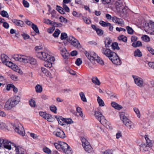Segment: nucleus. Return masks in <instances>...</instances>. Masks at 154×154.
<instances>
[{
	"mask_svg": "<svg viewBox=\"0 0 154 154\" xmlns=\"http://www.w3.org/2000/svg\"><path fill=\"white\" fill-rule=\"evenodd\" d=\"M110 60L115 64L119 65L121 64V61L116 54V55L113 57Z\"/></svg>",
	"mask_w": 154,
	"mask_h": 154,
	"instance_id": "16",
	"label": "nucleus"
},
{
	"mask_svg": "<svg viewBox=\"0 0 154 154\" xmlns=\"http://www.w3.org/2000/svg\"><path fill=\"white\" fill-rule=\"evenodd\" d=\"M144 21L141 17H140L139 18L137 19L135 23V25L139 28H141L143 26Z\"/></svg>",
	"mask_w": 154,
	"mask_h": 154,
	"instance_id": "18",
	"label": "nucleus"
},
{
	"mask_svg": "<svg viewBox=\"0 0 154 154\" xmlns=\"http://www.w3.org/2000/svg\"><path fill=\"white\" fill-rule=\"evenodd\" d=\"M60 150H62L66 154H72V151L70 146L66 143L61 142V145Z\"/></svg>",
	"mask_w": 154,
	"mask_h": 154,
	"instance_id": "8",
	"label": "nucleus"
},
{
	"mask_svg": "<svg viewBox=\"0 0 154 154\" xmlns=\"http://www.w3.org/2000/svg\"><path fill=\"white\" fill-rule=\"evenodd\" d=\"M92 82L96 85H99L100 84V82L97 77H93L92 79Z\"/></svg>",
	"mask_w": 154,
	"mask_h": 154,
	"instance_id": "33",
	"label": "nucleus"
},
{
	"mask_svg": "<svg viewBox=\"0 0 154 154\" xmlns=\"http://www.w3.org/2000/svg\"><path fill=\"white\" fill-rule=\"evenodd\" d=\"M20 97L18 96H15L11 98L10 100H8L5 105V107L8 109H11L14 107L20 102Z\"/></svg>",
	"mask_w": 154,
	"mask_h": 154,
	"instance_id": "2",
	"label": "nucleus"
},
{
	"mask_svg": "<svg viewBox=\"0 0 154 154\" xmlns=\"http://www.w3.org/2000/svg\"><path fill=\"white\" fill-rule=\"evenodd\" d=\"M141 38L143 41L146 42H149L150 41V38L146 35H143Z\"/></svg>",
	"mask_w": 154,
	"mask_h": 154,
	"instance_id": "35",
	"label": "nucleus"
},
{
	"mask_svg": "<svg viewBox=\"0 0 154 154\" xmlns=\"http://www.w3.org/2000/svg\"><path fill=\"white\" fill-rule=\"evenodd\" d=\"M43 150L45 152L48 154H50L51 152V150L47 147L43 148Z\"/></svg>",
	"mask_w": 154,
	"mask_h": 154,
	"instance_id": "62",
	"label": "nucleus"
},
{
	"mask_svg": "<svg viewBox=\"0 0 154 154\" xmlns=\"http://www.w3.org/2000/svg\"><path fill=\"white\" fill-rule=\"evenodd\" d=\"M13 57L16 61L24 63H28L32 65H35L37 64L36 60L32 57L29 56L14 54L13 55Z\"/></svg>",
	"mask_w": 154,
	"mask_h": 154,
	"instance_id": "1",
	"label": "nucleus"
},
{
	"mask_svg": "<svg viewBox=\"0 0 154 154\" xmlns=\"http://www.w3.org/2000/svg\"><path fill=\"white\" fill-rule=\"evenodd\" d=\"M145 30L149 34L154 35V22L150 21L145 26Z\"/></svg>",
	"mask_w": 154,
	"mask_h": 154,
	"instance_id": "7",
	"label": "nucleus"
},
{
	"mask_svg": "<svg viewBox=\"0 0 154 154\" xmlns=\"http://www.w3.org/2000/svg\"><path fill=\"white\" fill-rule=\"evenodd\" d=\"M126 29L128 34H132L134 32L133 30L129 26H126Z\"/></svg>",
	"mask_w": 154,
	"mask_h": 154,
	"instance_id": "46",
	"label": "nucleus"
},
{
	"mask_svg": "<svg viewBox=\"0 0 154 154\" xmlns=\"http://www.w3.org/2000/svg\"><path fill=\"white\" fill-rule=\"evenodd\" d=\"M12 145L14 146L15 148V154H18L19 153H25V150L23 148L19 146H16V144L14 143L12 144Z\"/></svg>",
	"mask_w": 154,
	"mask_h": 154,
	"instance_id": "13",
	"label": "nucleus"
},
{
	"mask_svg": "<svg viewBox=\"0 0 154 154\" xmlns=\"http://www.w3.org/2000/svg\"><path fill=\"white\" fill-rule=\"evenodd\" d=\"M120 117L121 120L122 121L124 124L127 128L129 129L134 128V123L125 116L124 112H121L120 113Z\"/></svg>",
	"mask_w": 154,
	"mask_h": 154,
	"instance_id": "3",
	"label": "nucleus"
},
{
	"mask_svg": "<svg viewBox=\"0 0 154 154\" xmlns=\"http://www.w3.org/2000/svg\"><path fill=\"white\" fill-rule=\"evenodd\" d=\"M32 28L33 29V30L35 31V32L36 33H39V31L38 30V27L36 25L34 24H32Z\"/></svg>",
	"mask_w": 154,
	"mask_h": 154,
	"instance_id": "42",
	"label": "nucleus"
},
{
	"mask_svg": "<svg viewBox=\"0 0 154 154\" xmlns=\"http://www.w3.org/2000/svg\"><path fill=\"white\" fill-rule=\"evenodd\" d=\"M58 50L63 57L65 59H68L70 56L69 53L63 44H60L58 46Z\"/></svg>",
	"mask_w": 154,
	"mask_h": 154,
	"instance_id": "4",
	"label": "nucleus"
},
{
	"mask_svg": "<svg viewBox=\"0 0 154 154\" xmlns=\"http://www.w3.org/2000/svg\"><path fill=\"white\" fill-rule=\"evenodd\" d=\"M21 35L23 37V39L25 40L29 39L30 38L29 35H28L26 33H25L24 32H23L21 34Z\"/></svg>",
	"mask_w": 154,
	"mask_h": 154,
	"instance_id": "50",
	"label": "nucleus"
},
{
	"mask_svg": "<svg viewBox=\"0 0 154 154\" xmlns=\"http://www.w3.org/2000/svg\"><path fill=\"white\" fill-rule=\"evenodd\" d=\"M5 64L9 67H11L12 69L14 68V67H13L14 64L11 61H9L8 60Z\"/></svg>",
	"mask_w": 154,
	"mask_h": 154,
	"instance_id": "52",
	"label": "nucleus"
},
{
	"mask_svg": "<svg viewBox=\"0 0 154 154\" xmlns=\"http://www.w3.org/2000/svg\"><path fill=\"white\" fill-rule=\"evenodd\" d=\"M96 32L97 34L99 36L102 35L103 34V30L99 28H98L96 30Z\"/></svg>",
	"mask_w": 154,
	"mask_h": 154,
	"instance_id": "55",
	"label": "nucleus"
},
{
	"mask_svg": "<svg viewBox=\"0 0 154 154\" xmlns=\"http://www.w3.org/2000/svg\"><path fill=\"white\" fill-rule=\"evenodd\" d=\"M82 63V61L80 58H77L75 61V63L78 66H79Z\"/></svg>",
	"mask_w": 154,
	"mask_h": 154,
	"instance_id": "57",
	"label": "nucleus"
},
{
	"mask_svg": "<svg viewBox=\"0 0 154 154\" xmlns=\"http://www.w3.org/2000/svg\"><path fill=\"white\" fill-rule=\"evenodd\" d=\"M102 53L110 59L116 55V53L112 51L108 48H103L101 50Z\"/></svg>",
	"mask_w": 154,
	"mask_h": 154,
	"instance_id": "9",
	"label": "nucleus"
},
{
	"mask_svg": "<svg viewBox=\"0 0 154 154\" xmlns=\"http://www.w3.org/2000/svg\"><path fill=\"white\" fill-rule=\"evenodd\" d=\"M67 37V34L65 32L62 33L61 35V39L62 40L65 39Z\"/></svg>",
	"mask_w": 154,
	"mask_h": 154,
	"instance_id": "60",
	"label": "nucleus"
},
{
	"mask_svg": "<svg viewBox=\"0 0 154 154\" xmlns=\"http://www.w3.org/2000/svg\"><path fill=\"white\" fill-rule=\"evenodd\" d=\"M50 109L51 111L53 112L54 113H56L57 112V108L55 106H50Z\"/></svg>",
	"mask_w": 154,
	"mask_h": 154,
	"instance_id": "61",
	"label": "nucleus"
},
{
	"mask_svg": "<svg viewBox=\"0 0 154 154\" xmlns=\"http://www.w3.org/2000/svg\"><path fill=\"white\" fill-rule=\"evenodd\" d=\"M2 140V147H4L8 149H11V143L10 142H9L8 140Z\"/></svg>",
	"mask_w": 154,
	"mask_h": 154,
	"instance_id": "14",
	"label": "nucleus"
},
{
	"mask_svg": "<svg viewBox=\"0 0 154 154\" xmlns=\"http://www.w3.org/2000/svg\"><path fill=\"white\" fill-rule=\"evenodd\" d=\"M57 120L58 123L61 125H65V118L61 116L58 118Z\"/></svg>",
	"mask_w": 154,
	"mask_h": 154,
	"instance_id": "29",
	"label": "nucleus"
},
{
	"mask_svg": "<svg viewBox=\"0 0 154 154\" xmlns=\"http://www.w3.org/2000/svg\"><path fill=\"white\" fill-rule=\"evenodd\" d=\"M82 19L84 22L86 24H89L91 23V21L90 20L88 19L87 17H83Z\"/></svg>",
	"mask_w": 154,
	"mask_h": 154,
	"instance_id": "58",
	"label": "nucleus"
},
{
	"mask_svg": "<svg viewBox=\"0 0 154 154\" xmlns=\"http://www.w3.org/2000/svg\"><path fill=\"white\" fill-rule=\"evenodd\" d=\"M112 106L115 109L119 110L122 108V107L115 102H112L111 103Z\"/></svg>",
	"mask_w": 154,
	"mask_h": 154,
	"instance_id": "21",
	"label": "nucleus"
},
{
	"mask_svg": "<svg viewBox=\"0 0 154 154\" xmlns=\"http://www.w3.org/2000/svg\"><path fill=\"white\" fill-rule=\"evenodd\" d=\"M72 14L74 16L77 17H79L82 15L81 14L77 13L76 11H73Z\"/></svg>",
	"mask_w": 154,
	"mask_h": 154,
	"instance_id": "64",
	"label": "nucleus"
},
{
	"mask_svg": "<svg viewBox=\"0 0 154 154\" xmlns=\"http://www.w3.org/2000/svg\"><path fill=\"white\" fill-rule=\"evenodd\" d=\"M53 25L54 27H61L63 25L60 23H58L56 22H53Z\"/></svg>",
	"mask_w": 154,
	"mask_h": 154,
	"instance_id": "59",
	"label": "nucleus"
},
{
	"mask_svg": "<svg viewBox=\"0 0 154 154\" xmlns=\"http://www.w3.org/2000/svg\"><path fill=\"white\" fill-rule=\"evenodd\" d=\"M57 10L61 14H63L65 13L64 11L63 8L60 6L57 5L56 6Z\"/></svg>",
	"mask_w": 154,
	"mask_h": 154,
	"instance_id": "48",
	"label": "nucleus"
},
{
	"mask_svg": "<svg viewBox=\"0 0 154 154\" xmlns=\"http://www.w3.org/2000/svg\"><path fill=\"white\" fill-rule=\"evenodd\" d=\"M53 134L57 137L60 138H64L66 137L65 134L63 131L59 128H57L56 131L53 132Z\"/></svg>",
	"mask_w": 154,
	"mask_h": 154,
	"instance_id": "11",
	"label": "nucleus"
},
{
	"mask_svg": "<svg viewBox=\"0 0 154 154\" xmlns=\"http://www.w3.org/2000/svg\"><path fill=\"white\" fill-rule=\"evenodd\" d=\"M126 8L123 7H121L117 11L119 12L118 15L122 17H125L127 14V11L126 9Z\"/></svg>",
	"mask_w": 154,
	"mask_h": 154,
	"instance_id": "15",
	"label": "nucleus"
},
{
	"mask_svg": "<svg viewBox=\"0 0 154 154\" xmlns=\"http://www.w3.org/2000/svg\"><path fill=\"white\" fill-rule=\"evenodd\" d=\"M118 39L119 40H122L125 42H126L127 41V38L126 37L123 35H121L119 36Z\"/></svg>",
	"mask_w": 154,
	"mask_h": 154,
	"instance_id": "39",
	"label": "nucleus"
},
{
	"mask_svg": "<svg viewBox=\"0 0 154 154\" xmlns=\"http://www.w3.org/2000/svg\"><path fill=\"white\" fill-rule=\"evenodd\" d=\"M105 124L101 123L103 125L105 126L106 128L108 129H111V125L110 123L107 122V120L106 119V122H105Z\"/></svg>",
	"mask_w": 154,
	"mask_h": 154,
	"instance_id": "44",
	"label": "nucleus"
},
{
	"mask_svg": "<svg viewBox=\"0 0 154 154\" xmlns=\"http://www.w3.org/2000/svg\"><path fill=\"white\" fill-rule=\"evenodd\" d=\"M79 95L81 98V99L84 102H86L87 99L85 97L84 93L83 92H81L79 93Z\"/></svg>",
	"mask_w": 154,
	"mask_h": 154,
	"instance_id": "41",
	"label": "nucleus"
},
{
	"mask_svg": "<svg viewBox=\"0 0 154 154\" xmlns=\"http://www.w3.org/2000/svg\"><path fill=\"white\" fill-rule=\"evenodd\" d=\"M112 20L114 23L118 24H122L124 23V21L122 19L119 18L115 16L112 18Z\"/></svg>",
	"mask_w": 154,
	"mask_h": 154,
	"instance_id": "20",
	"label": "nucleus"
},
{
	"mask_svg": "<svg viewBox=\"0 0 154 154\" xmlns=\"http://www.w3.org/2000/svg\"><path fill=\"white\" fill-rule=\"evenodd\" d=\"M135 84L141 88L143 86V79L138 76H135Z\"/></svg>",
	"mask_w": 154,
	"mask_h": 154,
	"instance_id": "17",
	"label": "nucleus"
},
{
	"mask_svg": "<svg viewBox=\"0 0 154 154\" xmlns=\"http://www.w3.org/2000/svg\"><path fill=\"white\" fill-rule=\"evenodd\" d=\"M97 100L99 104V106H104L105 104L103 100L100 98V97L98 96L97 97Z\"/></svg>",
	"mask_w": 154,
	"mask_h": 154,
	"instance_id": "31",
	"label": "nucleus"
},
{
	"mask_svg": "<svg viewBox=\"0 0 154 154\" xmlns=\"http://www.w3.org/2000/svg\"><path fill=\"white\" fill-rule=\"evenodd\" d=\"M81 139L82 143V145L83 147L89 144V142L85 137H81Z\"/></svg>",
	"mask_w": 154,
	"mask_h": 154,
	"instance_id": "30",
	"label": "nucleus"
},
{
	"mask_svg": "<svg viewBox=\"0 0 154 154\" xmlns=\"http://www.w3.org/2000/svg\"><path fill=\"white\" fill-rule=\"evenodd\" d=\"M112 41L111 40L109 39H107L105 42V47L107 48L109 47V45H110L112 43Z\"/></svg>",
	"mask_w": 154,
	"mask_h": 154,
	"instance_id": "51",
	"label": "nucleus"
},
{
	"mask_svg": "<svg viewBox=\"0 0 154 154\" xmlns=\"http://www.w3.org/2000/svg\"><path fill=\"white\" fill-rule=\"evenodd\" d=\"M36 92L37 93H41L42 91V87L39 85H37L35 87Z\"/></svg>",
	"mask_w": 154,
	"mask_h": 154,
	"instance_id": "38",
	"label": "nucleus"
},
{
	"mask_svg": "<svg viewBox=\"0 0 154 154\" xmlns=\"http://www.w3.org/2000/svg\"><path fill=\"white\" fill-rule=\"evenodd\" d=\"M67 40L74 47L78 49L81 48L82 46L79 41L73 36H69Z\"/></svg>",
	"mask_w": 154,
	"mask_h": 154,
	"instance_id": "6",
	"label": "nucleus"
},
{
	"mask_svg": "<svg viewBox=\"0 0 154 154\" xmlns=\"http://www.w3.org/2000/svg\"><path fill=\"white\" fill-rule=\"evenodd\" d=\"M54 145L55 147L57 149L60 151V149L61 146V142L60 143H56L54 144Z\"/></svg>",
	"mask_w": 154,
	"mask_h": 154,
	"instance_id": "54",
	"label": "nucleus"
},
{
	"mask_svg": "<svg viewBox=\"0 0 154 154\" xmlns=\"http://www.w3.org/2000/svg\"><path fill=\"white\" fill-rule=\"evenodd\" d=\"M60 32V31L58 29H56L53 34V35L54 37H57Z\"/></svg>",
	"mask_w": 154,
	"mask_h": 154,
	"instance_id": "56",
	"label": "nucleus"
},
{
	"mask_svg": "<svg viewBox=\"0 0 154 154\" xmlns=\"http://www.w3.org/2000/svg\"><path fill=\"white\" fill-rule=\"evenodd\" d=\"M46 60L50 62H53L55 60V59L54 57L48 55V58L46 59Z\"/></svg>",
	"mask_w": 154,
	"mask_h": 154,
	"instance_id": "36",
	"label": "nucleus"
},
{
	"mask_svg": "<svg viewBox=\"0 0 154 154\" xmlns=\"http://www.w3.org/2000/svg\"><path fill=\"white\" fill-rule=\"evenodd\" d=\"M83 147L85 150L88 153H91L93 152V149L90 143L84 146Z\"/></svg>",
	"mask_w": 154,
	"mask_h": 154,
	"instance_id": "23",
	"label": "nucleus"
},
{
	"mask_svg": "<svg viewBox=\"0 0 154 154\" xmlns=\"http://www.w3.org/2000/svg\"><path fill=\"white\" fill-rule=\"evenodd\" d=\"M29 105L32 107H35V101L31 99L29 101Z\"/></svg>",
	"mask_w": 154,
	"mask_h": 154,
	"instance_id": "45",
	"label": "nucleus"
},
{
	"mask_svg": "<svg viewBox=\"0 0 154 154\" xmlns=\"http://www.w3.org/2000/svg\"><path fill=\"white\" fill-rule=\"evenodd\" d=\"M85 54L87 58L91 61H92V59L91 53V54H90L87 51H85Z\"/></svg>",
	"mask_w": 154,
	"mask_h": 154,
	"instance_id": "49",
	"label": "nucleus"
},
{
	"mask_svg": "<svg viewBox=\"0 0 154 154\" xmlns=\"http://www.w3.org/2000/svg\"><path fill=\"white\" fill-rule=\"evenodd\" d=\"M42 71L47 76L50 77L51 76V73L48 71L45 68L42 67L41 68Z\"/></svg>",
	"mask_w": 154,
	"mask_h": 154,
	"instance_id": "28",
	"label": "nucleus"
},
{
	"mask_svg": "<svg viewBox=\"0 0 154 154\" xmlns=\"http://www.w3.org/2000/svg\"><path fill=\"white\" fill-rule=\"evenodd\" d=\"M142 56V54L141 51L139 49L135 50V56L140 57Z\"/></svg>",
	"mask_w": 154,
	"mask_h": 154,
	"instance_id": "43",
	"label": "nucleus"
},
{
	"mask_svg": "<svg viewBox=\"0 0 154 154\" xmlns=\"http://www.w3.org/2000/svg\"><path fill=\"white\" fill-rule=\"evenodd\" d=\"M91 55L92 59V61H93L94 60L96 61L98 58H99V57L97 54L94 52L91 53Z\"/></svg>",
	"mask_w": 154,
	"mask_h": 154,
	"instance_id": "34",
	"label": "nucleus"
},
{
	"mask_svg": "<svg viewBox=\"0 0 154 154\" xmlns=\"http://www.w3.org/2000/svg\"><path fill=\"white\" fill-rule=\"evenodd\" d=\"M122 1L121 0H118L116 1L115 3V5L116 7V9L117 10H119V9L123 7L124 6H122Z\"/></svg>",
	"mask_w": 154,
	"mask_h": 154,
	"instance_id": "26",
	"label": "nucleus"
},
{
	"mask_svg": "<svg viewBox=\"0 0 154 154\" xmlns=\"http://www.w3.org/2000/svg\"><path fill=\"white\" fill-rule=\"evenodd\" d=\"M1 15L4 17H9V15L7 12L5 11H2L1 12Z\"/></svg>",
	"mask_w": 154,
	"mask_h": 154,
	"instance_id": "47",
	"label": "nucleus"
},
{
	"mask_svg": "<svg viewBox=\"0 0 154 154\" xmlns=\"http://www.w3.org/2000/svg\"><path fill=\"white\" fill-rule=\"evenodd\" d=\"M1 58L3 64H5L9 60L8 57L5 54H2L1 55Z\"/></svg>",
	"mask_w": 154,
	"mask_h": 154,
	"instance_id": "25",
	"label": "nucleus"
},
{
	"mask_svg": "<svg viewBox=\"0 0 154 154\" xmlns=\"http://www.w3.org/2000/svg\"><path fill=\"white\" fill-rule=\"evenodd\" d=\"M111 46L112 47V48L113 50L117 49L119 50V48L118 46V44L117 42H114L112 43Z\"/></svg>",
	"mask_w": 154,
	"mask_h": 154,
	"instance_id": "40",
	"label": "nucleus"
},
{
	"mask_svg": "<svg viewBox=\"0 0 154 154\" xmlns=\"http://www.w3.org/2000/svg\"><path fill=\"white\" fill-rule=\"evenodd\" d=\"M45 61L44 63V66L50 69V70L51 71H52L53 72H54L55 71V69H54L53 67H52V62H50L49 61H48L46 60H45Z\"/></svg>",
	"mask_w": 154,
	"mask_h": 154,
	"instance_id": "19",
	"label": "nucleus"
},
{
	"mask_svg": "<svg viewBox=\"0 0 154 154\" xmlns=\"http://www.w3.org/2000/svg\"><path fill=\"white\" fill-rule=\"evenodd\" d=\"M145 138L146 140V145H147L148 146H149V148L152 147V143L150 140L148 138V136L146 135H145Z\"/></svg>",
	"mask_w": 154,
	"mask_h": 154,
	"instance_id": "27",
	"label": "nucleus"
},
{
	"mask_svg": "<svg viewBox=\"0 0 154 154\" xmlns=\"http://www.w3.org/2000/svg\"><path fill=\"white\" fill-rule=\"evenodd\" d=\"M12 22L16 25L21 27L23 26L24 24V22L20 20L14 19L12 20Z\"/></svg>",
	"mask_w": 154,
	"mask_h": 154,
	"instance_id": "22",
	"label": "nucleus"
},
{
	"mask_svg": "<svg viewBox=\"0 0 154 154\" xmlns=\"http://www.w3.org/2000/svg\"><path fill=\"white\" fill-rule=\"evenodd\" d=\"M141 147L145 151H147L149 150L148 147H149V146H148L147 145H146L144 144H141Z\"/></svg>",
	"mask_w": 154,
	"mask_h": 154,
	"instance_id": "63",
	"label": "nucleus"
},
{
	"mask_svg": "<svg viewBox=\"0 0 154 154\" xmlns=\"http://www.w3.org/2000/svg\"><path fill=\"white\" fill-rule=\"evenodd\" d=\"M13 128L15 131L20 135L23 136L25 132L24 129L22 125L19 122H17L13 125Z\"/></svg>",
	"mask_w": 154,
	"mask_h": 154,
	"instance_id": "5",
	"label": "nucleus"
},
{
	"mask_svg": "<svg viewBox=\"0 0 154 154\" xmlns=\"http://www.w3.org/2000/svg\"><path fill=\"white\" fill-rule=\"evenodd\" d=\"M65 123L67 124H71L73 122V121L70 118H65Z\"/></svg>",
	"mask_w": 154,
	"mask_h": 154,
	"instance_id": "53",
	"label": "nucleus"
},
{
	"mask_svg": "<svg viewBox=\"0 0 154 154\" xmlns=\"http://www.w3.org/2000/svg\"><path fill=\"white\" fill-rule=\"evenodd\" d=\"M100 24L103 27H106L110 25V23H106V22L102 20H100L99 22Z\"/></svg>",
	"mask_w": 154,
	"mask_h": 154,
	"instance_id": "37",
	"label": "nucleus"
},
{
	"mask_svg": "<svg viewBox=\"0 0 154 154\" xmlns=\"http://www.w3.org/2000/svg\"><path fill=\"white\" fill-rule=\"evenodd\" d=\"M43 118L45 119H47L48 121L51 122H53L54 119V118L51 115L47 113H46L44 117Z\"/></svg>",
	"mask_w": 154,
	"mask_h": 154,
	"instance_id": "24",
	"label": "nucleus"
},
{
	"mask_svg": "<svg viewBox=\"0 0 154 154\" xmlns=\"http://www.w3.org/2000/svg\"><path fill=\"white\" fill-rule=\"evenodd\" d=\"M36 56L39 59L45 60L48 58L49 54L45 52L42 51H37L36 52Z\"/></svg>",
	"mask_w": 154,
	"mask_h": 154,
	"instance_id": "12",
	"label": "nucleus"
},
{
	"mask_svg": "<svg viewBox=\"0 0 154 154\" xmlns=\"http://www.w3.org/2000/svg\"><path fill=\"white\" fill-rule=\"evenodd\" d=\"M76 110L77 111V112L76 113L77 115L80 116L82 118H83V114L82 111H81V108L79 107H78L76 108Z\"/></svg>",
	"mask_w": 154,
	"mask_h": 154,
	"instance_id": "32",
	"label": "nucleus"
},
{
	"mask_svg": "<svg viewBox=\"0 0 154 154\" xmlns=\"http://www.w3.org/2000/svg\"><path fill=\"white\" fill-rule=\"evenodd\" d=\"M94 116L95 118L101 123L105 124V123L106 119L101 112L96 111L94 112Z\"/></svg>",
	"mask_w": 154,
	"mask_h": 154,
	"instance_id": "10",
	"label": "nucleus"
}]
</instances>
